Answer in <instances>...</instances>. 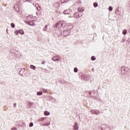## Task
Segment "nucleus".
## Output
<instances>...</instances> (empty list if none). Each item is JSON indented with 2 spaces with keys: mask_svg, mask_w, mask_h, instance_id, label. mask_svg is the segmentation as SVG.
Returning a JSON list of instances; mask_svg holds the SVG:
<instances>
[{
  "mask_svg": "<svg viewBox=\"0 0 130 130\" xmlns=\"http://www.w3.org/2000/svg\"><path fill=\"white\" fill-rule=\"evenodd\" d=\"M93 6L94 8H97V7H98V4L96 3H93Z\"/></svg>",
  "mask_w": 130,
  "mask_h": 130,
  "instance_id": "dca6fc26",
  "label": "nucleus"
},
{
  "mask_svg": "<svg viewBox=\"0 0 130 130\" xmlns=\"http://www.w3.org/2000/svg\"><path fill=\"white\" fill-rule=\"evenodd\" d=\"M30 69H32V70H36V67H35L33 65H30Z\"/></svg>",
  "mask_w": 130,
  "mask_h": 130,
  "instance_id": "6e6552de",
  "label": "nucleus"
},
{
  "mask_svg": "<svg viewBox=\"0 0 130 130\" xmlns=\"http://www.w3.org/2000/svg\"><path fill=\"white\" fill-rule=\"evenodd\" d=\"M89 95H91V92H89Z\"/></svg>",
  "mask_w": 130,
  "mask_h": 130,
  "instance_id": "473e14b6",
  "label": "nucleus"
},
{
  "mask_svg": "<svg viewBox=\"0 0 130 130\" xmlns=\"http://www.w3.org/2000/svg\"><path fill=\"white\" fill-rule=\"evenodd\" d=\"M38 11H40V8H37Z\"/></svg>",
  "mask_w": 130,
  "mask_h": 130,
  "instance_id": "2f4dec72",
  "label": "nucleus"
},
{
  "mask_svg": "<svg viewBox=\"0 0 130 130\" xmlns=\"http://www.w3.org/2000/svg\"><path fill=\"white\" fill-rule=\"evenodd\" d=\"M71 34V32L70 31V30H65L63 31V35L64 37H67V36H69Z\"/></svg>",
  "mask_w": 130,
  "mask_h": 130,
  "instance_id": "7ed1b4c3",
  "label": "nucleus"
},
{
  "mask_svg": "<svg viewBox=\"0 0 130 130\" xmlns=\"http://www.w3.org/2000/svg\"><path fill=\"white\" fill-rule=\"evenodd\" d=\"M18 32L19 34H21V35H23L24 33V30L23 29H20L18 30Z\"/></svg>",
  "mask_w": 130,
  "mask_h": 130,
  "instance_id": "0eeeda50",
  "label": "nucleus"
},
{
  "mask_svg": "<svg viewBox=\"0 0 130 130\" xmlns=\"http://www.w3.org/2000/svg\"><path fill=\"white\" fill-rule=\"evenodd\" d=\"M43 119H44L43 118H42L41 120L39 119V121H42V120H43Z\"/></svg>",
  "mask_w": 130,
  "mask_h": 130,
  "instance_id": "cd10ccee",
  "label": "nucleus"
},
{
  "mask_svg": "<svg viewBox=\"0 0 130 130\" xmlns=\"http://www.w3.org/2000/svg\"><path fill=\"white\" fill-rule=\"evenodd\" d=\"M34 104V103L33 102H29L28 103V106H32Z\"/></svg>",
  "mask_w": 130,
  "mask_h": 130,
  "instance_id": "2eb2a0df",
  "label": "nucleus"
},
{
  "mask_svg": "<svg viewBox=\"0 0 130 130\" xmlns=\"http://www.w3.org/2000/svg\"><path fill=\"white\" fill-rule=\"evenodd\" d=\"M11 130H18V129H17V128L15 127V128H12Z\"/></svg>",
  "mask_w": 130,
  "mask_h": 130,
  "instance_id": "bb28decb",
  "label": "nucleus"
},
{
  "mask_svg": "<svg viewBox=\"0 0 130 130\" xmlns=\"http://www.w3.org/2000/svg\"><path fill=\"white\" fill-rule=\"evenodd\" d=\"M29 126H30V127L33 126V122H30L29 123Z\"/></svg>",
  "mask_w": 130,
  "mask_h": 130,
  "instance_id": "5701e85b",
  "label": "nucleus"
},
{
  "mask_svg": "<svg viewBox=\"0 0 130 130\" xmlns=\"http://www.w3.org/2000/svg\"><path fill=\"white\" fill-rule=\"evenodd\" d=\"M27 1H30V0H27Z\"/></svg>",
  "mask_w": 130,
  "mask_h": 130,
  "instance_id": "f704fd0d",
  "label": "nucleus"
},
{
  "mask_svg": "<svg viewBox=\"0 0 130 130\" xmlns=\"http://www.w3.org/2000/svg\"><path fill=\"white\" fill-rule=\"evenodd\" d=\"M96 59V58H95L94 56L91 57V60H95Z\"/></svg>",
  "mask_w": 130,
  "mask_h": 130,
  "instance_id": "b1692460",
  "label": "nucleus"
},
{
  "mask_svg": "<svg viewBox=\"0 0 130 130\" xmlns=\"http://www.w3.org/2000/svg\"><path fill=\"white\" fill-rule=\"evenodd\" d=\"M11 27H12V28H15V24H14L13 23H12Z\"/></svg>",
  "mask_w": 130,
  "mask_h": 130,
  "instance_id": "aec40b11",
  "label": "nucleus"
},
{
  "mask_svg": "<svg viewBox=\"0 0 130 130\" xmlns=\"http://www.w3.org/2000/svg\"><path fill=\"white\" fill-rule=\"evenodd\" d=\"M78 11L80 12H84V9H82L81 8H79Z\"/></svg>",
  "mask_w": 130,
  "mask_h": 130,
  "instance_id": "4468645a",
  "label": "nucleus"
},
{
  "mask_svg": "<svg viewBox=\"0 0 130 130\" xmlns=\"http://www.w3.org/2000/svg\"><path fill=\"white\" fill-rule=\"evenodd\" d=\"M74 130L79 129V126L78 125V123H74Z\"/></svg>",
  "mask_w": 130,
  "mask_h": 130,
  "instance_id": "39448f33",
  "label": "nucleus"
},
{
  "mask_svg": "<svg viewBox=\"0 0 130 130\" xmlns=\"http://www.w3.org/2000/svg\"><path fill=\"white\" fill-rule=\"evenodd\" d=\"M29 18H30V17H28V19H29Z\"/></svg>",
  "mask_w": 130,
  "mask_h": 130,
  "instance_id": "72a5a7b5",
  "label": "nucleus"
},
{
  "mask_svg": "<svg viewBox=\"0 0 130 130\" xmlns=\"http://www.w3.org/2000/svg\"><path fill=\"white\" fill-rule=\"evenodd\" d=\"M54 28H68V29H73V25H67L65 23H63V22L59 21L56 24H55L53 26Z\"/></svg>",
  "mask_w": 130,
  "mask_h": 130,
  "instance_id": "f257e3e1",
  "label": "nucleus"
},
{
  "mask_svg": "<svg viewBox=\"0 0 130 130\" xmlns=\"http://www.w3.org/2000/svg\"><path fill=\"white\" fill-rule=\"evenodd\" d=\"M44 63H45V61H43V62H42V64H44Z\"/></svg>",
  "mask_w": 130,
  "mask_h": 130,
  "instance_id": "7c9ffc66",
  "label": "nucleus"
},
{
  "mask_svg": "<svg viewBox=\"0 0 130 130\" xmlns=\"http://www.w3.org/2000/svg\"><path fill=\"white\" fill-rule=\"evenodd\" d=\"M16 105H17V104H16V103L14 104V107H16Z\"/></svg>",
  "mask_w": 130,
  "mask_h": 130,
  "instance_id": "c756f323",
  "label": "nucleus"
},
{
  "mask_svg": "<svg viewBox=\"0 0 130 130\" xmlns=\"http://www.w3.org/2000/svg\"><path fill=\"white\" fill-rule=\"evenodd\" d=\"M26 24H28V25H29L30 26H34V25H35L34 24V22H33V20H31L30 21H26Z\"/></svg>",
  "mask_w": 130,
  "mask_h": 130,
  "instance_id": "20e7f679",
  "label": "nucleus"
},
{
  "mask_svg": "<svg viewBox=\"0 0 130 130\" xmlns=\"http://www.w3.org/2000/svg\"><path fill=\"white\" fill-rule=\"evenodd\" d=\"M99 113H100V111H99V113H97L96 111L95 112V114H96V115H98V114H99Z\"/></svg>",
  "mask_w": 130,
  "mask_h": 130,
  "instance_id": "a878e982",
  "label": "nucleus"
},
{
  "mask_svg": "<svg viewBox=\"0 0 130 130\" xmlns=\"http://www.w3.org/2000/svg\"><path fill=\"white\" fill-rule=\"evenodd\" d=\"M127 32V30H126V29H125L123 30L122 34H123V35H125Z\"/></svg>",
  "mask_w": 130,
  "mask_h": 130,
  "instance_id": "f8f14e48",
  "label": "nucleus"
},
{
  "mask_svg": "<svg viewBox=\"0 0 130 130\" xmlns=\"http://www.w3.org/2000/svg\"><path fill=\"white\" fill-rule=\"evenodd\" d=\"M62 4H64V3H68V0H60Z\"/></svg>",
  "mask_w": 130,
  "mask_h": 130,
  "instance_id": "ddd939ff",
  "label": "nucleus"
},
{
  "mask_svg": "<svg viewBox=\"0 0 130 130\" xmlns=\"http://www.w3.org/2000/svg\"><path fill=\"white\" fill-rule=\"evenodd\" d=\"M74 71L75 72V73H78V68H74Z\"/></svg>",
  "mask_w": 130,
  "mask_h": 130,
  "instance_id": "f3484780",
  "label": "nucleus"
},
{
  "mask_svg": "<svg viewBox=\"0 0 130 130\" xmlns=\"http://www.w3.org/2000/svg\"><path fill=\"white\" fill-rule=\"evenodd\" d=\"M122 70H123V71H125V70H126V68H125V67H122Z\"/></svg>",
  "mask_w": 130,
  "mask_h": 130,
  "instance_id": "393cba45",
  "label": "nucleus"
},
{
  "mask_svg": "<svg viewBox=\"0 0 130 130\" xmlns=\"http://www.w3.org/2000/svg\"><path fill=\"white\" fill-rule=\"evenodd\" d=\"M64 14H66V15L70 14V10L64 11Z\"/></svg>",
  "mask_w": 130,
  "mask_h": 130,
  "instance_id": "9d476101",
  "label": "nucleus"
},
{
  "mask_svg": "<svg viewBox=\"0 0 130 130\" xmlns=\"http://www.w3.org/2000/svg\"><path fill=\"white\" fill-rule=\"evenodd\" d=\"M47 30V26L46 25L45 27L44 28V30L46 31Z\"/></svg>",
  "mask_w": 130,
  "mask_h": 130,
  "instance_id": "4be33fe9",
  "label": "nucleus"
},
{
  "mask_svg": "<svg viewBox=\"0 0 130 130\" xmlns=\"http://www.w3.org/2000/svg\"><path fill=\"white\" fill-rule=\"evenodd\" d=\"M44 126H48V125H49V123H45L43 125Z\"/></svg>",
  "mask_w": 130,
  "mask_h": 130,
  "instance_id": "412c9836",
  "label": "nucleus"
},
{
  "mask_svg": "<svg viewBox=\"0 0 130 130\" xmlns=\"http://www.w3.org/2000/svg\"><path fill=\"white\" fill-rule=\"evenodd\" d=\"M95 112H96V111H94V110L90 111V112L92 114H95Z\"/></svg>",
  "mask_w": 130,
  "mask_h": 130,
  "instance_id": "6ab92c4d",
  "label": "nucleus"
},
{
  "mask_svg": "<svg viewBox=\"0 0 130 130\" xmlns=\"http://www.w3.org/2000/svg\"><path fill=\"white\" fill-rule=\"evenodd\" d=\"M83 15L80 14V13L76 12L74 14V18L75 19H78V18H81Z\"/></svg>",
  "mask_w": 130,
  "mask_h": 130,
  "instance_id": "f03ea898",
  "label": "nucleus"
},
{
  "mask_svg": "<svg viewBox=\"0 0 130 130\" xmlns=\"http://www.w3.org/2000/svg\"><path fill=\"white\" fill-rule=\"evenodd\" d=\"M50 114V113L48 112L47 111H46L44 112V115L46 116L49 115Z\"/></svg>",
  "mask_w": 130,
  "mask_h": 130,
  "instance_id": "1a4fd4ad",
  "label": "nucleus"
},
{
  "mask_svg": "<svg viewBox=\"0 0 130 130\" xmlns=\"http://www.w3.org/2000/svg\"><path fill=\"white\" fill-rule=\"evenodd\" d=\"M42 94H43V93H42V91H39L37 92V95L41 96V95H42Z\"/></svg>",
  "mask_w": 130,
  "mask_h": 130,
  "instance_id": "9b49d317",
  "label": "nucleus"
},
{
  "mask_svg": "<svg viewBox=\"0 0 130 130\" xmlns=\"http://www.w3.org/2000/svg\"><path fill=\"white\" fill-rule=\"evenodd\" d=\"M53 60L54 61H58L59 60V58H58V57L57 56H54L53 57Z\"/></svg>",
  "mask_w": 130,
  "mask_h": 130,
  "instance_id": "423d86ee",
  "label": "nucleus"
},
{
  "mask_svg": "<svg viewBox=\"0 0 130 130\" xmlns=\"http://www.w3.org/2000/svg\"><path fill=\"white\" fill-rule=\"evenodd\" d=\"M16 35H19V31H16Z\"/></svg>",
  "mask_w": 130,
  "mask_h": 130,
  "instance_id": "c85d7f7f",
  "label": "nucleus"
},
{
  "mask_svg": "<svg viewBox=\"0 0 130 130\" xmlns=\"http://www.w3.org/2000/svg\"><path fill=\"white\" fill-rule=\"evenodd\" d=\"M112 10H113L112 7L110 6V7H109V10L110 12H111V11H112Z\"/></svg>",
  "mask_w": 130,
  "mask_h": 130,
  "instance_id": "a211bd4d",
  "label": "nucleus"
}]
</instances>
